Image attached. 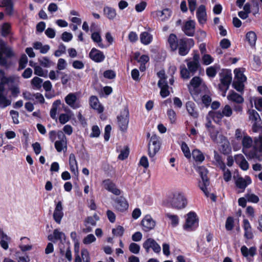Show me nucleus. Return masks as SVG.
<instances>
[{
    "mask_svg": "<svg viewBox=\"0 0 262 262\" xmlns=\"http://www.w3.org/2000/svg\"><path fill=\"white\" fill-rule=\"evenodd\" d=\"M187 111L189 114L194 118L198 117L199 114L195 108V104L191 101H188L186 103Z\"/></svg>",
    "mask_w": 262,
    "mask_h": 262,
    "instance_id": "30",
    "label": "nucleus"
},
{
    "mask_svg": "<svg viewBox=\"0 0 262 262\" xmlns=\"http://www.w3.org/2000/svg\"><path fill=\"white\" fill-rule=\"evenodd\" d=\"M112 233L114 235L121 236L124 233V228L122 226H118L113 229Z\"/></svg>",
    "mask_w": 262,
    "mask_h": 262,
    "instance_id": "64",
    "label": "nucleus"
},
{
    "mask_svg": "<svg viewBox=\"0 0 262 262\" xmlns=\"http://www.w3.org/2000/svg\"><path fill=\"white\" fill-rule=\"evenodd\" d=\"M181 149L183 152L184 156L187 159H189L191 157V154L189 148V147L187 144L185 142H183L181 144Z\"/></svg>",
    "mask_w": 262,
    "mask_h": 262,
    "instance_id": "55",
    "label": "nucleus"
},
{
    "mask_svg": "<svg viewBox=\"0 0 262 262\" xmlns=\"http://www.w3.org/2000/svg\"><path fill=\"white\" fill-rule=\"evenodd\" d=\"M155 241L153 238H149L143 243V247L147 253L149 252L150 248H152V245L155 243Z\"/></svg>",
    "mask_w": 262,
    "mask_h": 262,
    "instance_id": "49",
    "label": "nucleus"
},
{
    "mask_svg": "<svg viewBox=\"0 0 262 262\" xmlns=\"http://www.w3.org/2000/svg\"><path fill=\"white\" fill-rule=\"evenodd\" d=\"M241 251L243 256L247 258L249 256L253 257L256 254V248L255 246L251 247L249 249L246 246H242Z\"/></svg>",
    "mask_w": 262,
    "mask_h": 262,
    "instance_id": "22",
    "label": "nucleus"
},
{
    "mask_svg": "<svg viewBox=\"0 0 262 262\" xmlns=\"http://www.w3.org/2000/svg\"><path fill=\"white\" fill-rule=\"evenodd\" d=\"M165 216L170 220L171 225L172 227H175L179 224V217L177 215L167 213L165 214Z\"/></svg>",
    "mask_w": 262,
    "mask_h": 262,
    "instance_id": "39",
    "label": "nucleus"
},
{
    "mask_svg": "<svg viewBox=\"0 0 262 262\" xmlns=\"http://www.w3.org/2000/svg\"><path fill=\"white\" fill-rule=\"evenodd\" d=\"M148 155L150 158H153L160 148L159 138L156 135L151 137L148 145Z\"/></svg>",
    "mask_w": 262,
    "mask_h": 262,
    "instance_id": "5",
    "label": "nucleus"
},
{
    "mask_svg": "<svg viewBox=\"0 0 262 262\" xmlns=\"http://www.w3.org/2000/svg\"><path fill=\"white\" fill-rule=\"evenodd\" d=\"M242 145V152L249 159H254V157H256V155L255 151H253V148L250 150V149L253 146L254 139L250 137L248 135L241 141Z\"/></svg>",
    "mask_w": 262,
    "mask_h": 262,
    "instance_id": "2",
    "label": "nucleus"
},
{
    "mask_svg": "<svg viewBox=\"0 0 262 262\" xmlns=\"http://www.w3.org/2000/svg\"><path fill=\"white\" fill-rule=\"evenodd\" d=\"M202 79L198 76L194 77L188 85L189 93L193 97L198 94V88L201 85Z\"/></svg>",
    "mask_w": 262,
    "mask_h": 262,
    "instance_id": "9",
    "label": "nucleus"
},
{
    "mask_svg": "<svg viewBox=\"0 0 262 262\" xmlns=\"http://www.w3.org/2000/svg\"><path fill=\"white\" fill-rule=\"evenodd\" d=\"M168 202L171 207L177 209H183L187 204L186 198L184 193L180 190L172 192L169 196Z\"/></svg>",
    "mask_w": 262,
    "mask_h": 262,
    "instance_id": "1",
    "label": "nucleus"
},
{
    "mask_svg": "<svg viewBox=\"0 0 262 262\" xmlns=\"http://www.w3.org/2000/svg\"><path fill=\"white\" fill-rule=\"evenodd\" d=\"M224 117L220 111H210L206 117L207 120L212 119L215 123H219Z\"/></svg>",
    "mask_w": 262,
    "mask_h": 262,
    "instance_id": "24",
    "label": "nucleus"
},
{
    "mask_svg": "<svg viewBox=\"0 0 262 262\" xmlns=\"http://www.w3.org/2000/svg\"><path fill=\"white\" fill-rule=\"evenodd\" d=\"M102 185L105 189L115 195H118L120 194V190L116 187L115 184L110 179L103 180L102 183Z\"/></svg>",
    "mask_w": 262,
    "mask_h": 262,
    "instance_id": "13",
    "label": "nucleus"
},
{
    "mask_svg": "<svg viewBox=\"0 0 262 262\" xmlns=\"http://www.w3.org/2000/svg\"><path fill=\"white\" fill-rule=\"evenodd\" d=\"M38 61L39 62L40 64L45 68H49L52 64L51 61L46 57L39 59Z\"/></svg>",
    "mask_w": 262,
    "mask_h": 262,
    "instance_id": "57",
    "label": "nucleus"
},
{
    "mask_svg": "<svg viewBox=\"0 0 262 262\" xmlns=\"http://www.w3.org/2000/svg\"><path fill=\"white\" fill-rule=\"evenodd\" d=\"M187 65V69L184 66H181L180 74L182 78L188 79L195 74L200 64V63L189 61Z\"/></svg>",
    "mask_w": 262,
    "mask_h": 262,
    "instance_id": "3",
    "label": "nucleus"
},
{
    "mask_svg": "<svg viewBox=\"0 0 262 262\" xmlns=\"http://www.w3.org/2000/svg\"><path fill=\"white\" fill-rule=\"evenodd\" d=\"M231 80L232 74L231 71L228 70L223 71L220 74L221 83L219 84V87H221L225 90H228Z\"/></svg>",
    "mask_w": 262,
    "mask_h": 262,
    "instance_id": "7",
    "label": "nucleus"
},
{
    "mask_svg": "<svg viewBox=\"0 0 262 262\" xmlns=\"http://www.w3.org/2000/svg\"><path fill=\"white\" fill-rule=\"evenodd\" d=\"M168 41L172 51L177 50L178 47V41L175 34H170L168 38Z\"/></svg>",
    "mask_w": 262,
    "mask_h": 262,
    "instance_id": "35",
    "label": "nucleus"
},
{
    "mask_svg": "<svg viewBox=\"0 0 262 262\" xmlns=\"http://www.w3.org/2000/svg\"><path fill=\"white\" fill-rule=\"evenodd\" d=\"M246 38L250 46H253L255 45L256 40V35L255 32L253 31L248 32L246 34Z\"/></svg>",
    "mask_w": 262,
    "mask_h": 262,
    "instance_id": "43",
    "label": "nucleus"
},
{
    "mask_svg": "<svg viewBox=\"0 0 262 262\" xmlns=\"http://www.w3.org/2000/svg\"><path fill=\"white\" fill-rule=\"evenodd\" d=\"M214 159L215 164L221 169H224L225 164L222 161L221 156L215 151H214Z\"/></svg>",
    "mask_w": 262,
    "mask_h": 262,
    "instance_id": "42",
    "label": "nucleus"
},
{
    "mask_svg": "<svg viewBox=\"0 0 262 262\" xmlns=\"http://www.w3.org/2000/svg\"><path fill=\"white\" fill-rule=\"evenodd\" d=\"M192 156L197 162L201 163L205 159V157L202 152L198 149H194L192 151Z\"/></svg>",
    "mask_w": 262,
    "mask_h": 262,
    "instance_id": "38",
    "label": "nucleus"
},
{
    "mask_svg": "<svg viewBox=\"0 0 262 262\" xmlns=\"http://www.w3.org/2000/svg\"><path fill=\"white\" fill-rule=\"evenodd\" d=\"M34 74L37 76L43 77H47L48 71L44 70L41 67L35 64L34 66Z\"/></svg>",
    "mask_w": 262,
    "mask_h": 262,
    "instance_id": "44",
    "label": "nucleus"
},
{
    "mask_svg": "<svg viewBox=\"0 0 262 262\" xmlns=\"http://www.w3.org/2000/svg\"><path fill=\"white\" fill-rule=\"evenodd\" d=\"M117 119L120 129L123 131L125 130L127 128L129 121L128 111L127 109H124Z\"/></svg>",
    "mask_w": 262,
    "mask_h": 262,
    "instance_id": "11",
    "label": "nucleus"
},
{
    "mask_svg": "<svg viewBox=\"0 0 262 262\" xmlns=\"http://www.w3.org/2000/svg\"><path fill=\"white\" fill-rule=\"evenodd\" d=\"M42 79L38 77H34L31 81V84L33 86L34 89L39 90L41 87V84L42 83Z\"/></svg>",
    "mask_w": 262,
    "mask_h": 262,
    "instance_id": "47",
    "label": "nucleus"
},
{
    "mask_svg": "<svg viewBox=\"0 0 262 262\" xmlns=\"http://www.w3.org/2000/svg\"><path fill=\"white\" fill-rule=\"evenodd\" d=\"M248 114L250 120L254 122V124H256L258 119L260 118L257 112L254 110H251L248 111Z\"/></svg>",
    "mask_w": 262,
    "mask_h": 262,
    "instance_id": "45",
    "label": "nucleus"
},
{
    "mask_svg": "<svg viewBox=\"0 0 262 262\" xmlns=\"http://www.w3.org/2000/svg\"><path fill=\"white\" fill-rule=\"evenodd\" d=\"M91 38L95 42L98 43L99 47L103 48L104 46L102 43V38L98 32H94L91 35Z\"/></svg>",
    "mask_w": 262,
    "mask_h": 262,
    "instance_id": "41",
    "label": "nucleus"
},
{
    "mask_svg": "<svg viewBox=\"0 0 262 262\" xmlns=\"http://www.w3.org/2000/svg\"><path fill=\"white\" fill-rule=\"evenodd\" d=\"M60 253L64 255L67 259L71 261L72 259V252L69 245L64 246L62 243L59 244Z\"/></svg>",
    "mask_w": 262,
    "mask_h": 262,
    "instance_id": "27",
    "label": "nucleus"
},
{
    "mask_svg": "<svg viewBox=\"0 0 262 262\" xmlns=\"http://www.w3.org/2000/svg\"><path fill=\"white\" fill-rule=\"evenodd\" d=\"M253 150L256 155V157H254L253 159L262 161V135L254 138Z\"/></svg>",
    "mask_w": 262,
    "mask_h": 262,
    "instance_id": "8",
    "label": "nucleus"
},
{
    "mask_svg": "<svg viewBox=\"0 0 262 262\" xmlns=\"http://www.w3.org/2000/svg\"><path fill=\"white\" fill-rule=\"evenodd\" d=\"M243 83L244 82H241L240 81L234 80L232 85L237 91L241 92L243 91L244 89Z\"/></svg>",
    "mask_w": 262,
    "mask_h": 262,
    "instance_id": "60",
    "label": "nucleus"
},
{
    "mask_svg": "<svg viewBox=\"0 0 262 262\" xmlns=\"http://www.w3.org/2000/svg\"><path fill=\"white\" fill-rule=\"evenodd\" d=\"M90 58L96 62H100L103 61L105 58V55L102 52L93 48L89 53Z\"/></svg>",
    "mask_w": 262,
    "mask_h": 262,
    "instance_id": "17",
    "label": "nucleus"
},
{
    "mask_svg": "<svg viewBox=\"0 0 262 262\" xmlns=\"http://www.w3.org/2000/svg\"><path fill=\"white\" fill-rule=\"evenodd\" d=\"M0 7L6 8V11L7 14H12L13 9L11 0H2L0 2Z\"/></svg>",
    "mask_w": 262,
    "mask_h": 262,
    "instance_id": "32",
    "label": "nucleus"
},
{
    "mask_svg": "<svg viewBox=\"0 0 262 262\" xmlns=\"http://www.w3.org/2000/svg\"><path fill=\"white\" fill-rule=\"evenodd\" d=\"M69 165L71 171L75 176H77L79 173L78 168L75 156L71 154L69 156Z\"/></svg>",
    "mask_w": 262,
    "mask_h": 262,
    "instance_id": "21",
    "label": "nucleus"
},
{
    "mask_svg": "<svg viewBox=\"0 0 262 262\" xmlns=\"http://www.w3.org/2000/svg\"><path fill=\"white\" fill-rule=\"evenodd\" d=\"M142 230L148 232L154 229L156 226V221L149 215H145L141 223Z\"/></svg>",
    "mask_w": 262,
    "mask_h": 262,
    "instance_id": "10",
    "label": "nucleus"
},
{
    "mask_svg": "<svg viewBox=\"0 0 262 262\" xmlns=\"http://www.w3.org/2000/svg\"><path fill=\"white\" fill-rule=\"evenodd\" d=\"M251 183V179L249 177H246L245 178L240 177L238 178L236 182V186L240 189H245L248 185Z\"/></svg>",
    "mask_w": 262,
    "mask_h": 262,
    "instance_id": "29",
    "label": "nucleus"
},
{
    "mask_svg": "<svg viewBox=\"0 0 262 262\" xmlns=\"http://www.w3.org/2000/svg\"><path fill=\"white\" fill-rule=\"evenodd\" d=\"M217 68L215 66H211L206 69V74L209 77H214L217 73Z\"/></svg>",
    "mask_w": 262,
    "mask_h": 262,
    "instance_id": "56",
    "label": "nucleus"
},
{
    "mask_svg": "<svg viewBox=\"0 0 262 262\" xmlns=\"http://www.w3.org/2000/svg\"><path fill=\"white\" fill-rule=\"evenodd\" d=\"M4 84L2 83H0V107L2 108H5L10 105L11 103V100L7 99L4 95Z\"/></svg>",
    "mask_w": 262,
    "mask_h": 262,
    "instance_id": "19",
    "label": "nucleus"
},
{
    "mask_svg": "<svg viewBox=\"0 0 262 262\" xmlns=\"http://www.w3.org/2000/svg\"><path fill=\"white\" fill-rule=\"evenodd\" d=\"M61 100H57L52 104V108L50 110V115L51 117L53 119H56L57 111L61 104Z\"/></svg>",
    "mask_w": 262,
    "mask_h": 262,
    "instance_id": "36",
    "label": "nucleus"
},
{
    "mask_svg": "<svg viewBox=\"0 0 262 262\" xmlns=\"http://www.w3.org/2000/svg\"><path fill=\"white\" fill-rule=\"evenodd\" d=\"M55 147L59 152L64 151L67 149V140H57L55 142Z\"/></svg>",
    "mask_w": 262,
    "mask_h": 262,
    "instance_id": "37",
    "label": "nucleus"
},
{
    "mask_svg": "<svg viewBox=\"0 0 262 262\" xmlns=\"http://www.w3.org/2000/svg\"><path fill=\"white\" fill-rule=\"evenodd\" d=\"M233 110L232 107L229 105L226 104L222 110V114L224 117H230L232 115Z\"/></svg>",
    "mask_w": 262,
    "mask_h": 262,
    "instance_id": "46",
    "label": "nucleus"
},
{
    "mask_svg": "<svg viewBox=\"0 0 262 262\" xmlns=\"http://www.w3.org/2000/svg\"><path fill=\"white\" fill-rule=\"evenodd\" d=\"M196 15L199 23L204 25L207 21V13L205 6L203 5H200L196 9Z\"/></svg>",
    "mask_w": 262,
    "mask_h": 262,
    "instance_id": "14",
    "label": "nucleus"
},
{
    "mask_svg": "<svg viewBox=\"0 0 262 262\" xmlns=\"http://www.w3.org/2000/svg\"><path fill=\"white\" fill-rule=\"evenodd\" d=\"M28 62V58L25 54L21 55L20 59L19 61V67L18 70H23L26 67Z\"/></svg>",
    "mask_w": 262,
    "mask_h": 262,
    "instance_id": "54",
    "label": "nucleus"
},
{
    "mask_svg": "<svg viewBox=\"0 0 262 262\" xmlns=\"http://www.w3.org/2000/svg\"><path fill=\"white\" fill-rule=\"evenodd\" d=\"M227 99L230 101L237 104H241L244 102L243 97L233 91H230L227 96Z\"/></svg>",
    "mask_w": 262,
    "mask_h": 262,
    "instance_id": "23",
    "label": "nucleus"
},
{
    "mask_svg": "<svg viewBox=\"0 0 262 262\" xmlns=\"http://www.w3.org/2000/svg\"><path fill=\"white\" fill-rule=\"evenodd\" d=\"M234 160L236 163L243 170H247L249 168V164L243 155L238 154L235 155Z\"/></svg>",
    "mask_w": 262,
    "mask_h": 262,
    "instance_id": "18",
    "label": "nucleus"
},
{
    "mask_svg": "<svg viewBox=\"0 0 262 262\" xmlns=\"http://www.w3.org/2000/svg\"><path fill=\"white\" fill-rule=\"evenodd\" d=\"M198 171L200 173L202 180H205L206 182V180H208L207 177L208 170L204 166H200L198 167Z\"/></svg>",
    "mask_w": 262,
    "mask_h": 262,
    "instance_id": "51",
    "label": "nucleus"
},
{
    "mask_svg": "<svg viewBox=\"0 0 262 262\" xmlns=\"http://www.w3.org/2000/svg\"><path fill=\"white\" fill-rule=\"evenodd\" d=\"M90 105L94 110H96L99 113L103 111V107L100 104L98 98L95 96H92L90 98Z\"/></svg>",
    "mask_w": 262,
    "mask_h": 262,
    "instance_id": "20",
    "label": "nucleus"
},
{
    "mask_svg": "<svg viewBox=\"0 0 262 262\" xmlns=\"http://www.w3.org/2000/svg\"><path fill=\"white\" fill-rule=\"evenodd\" d=\"M96 238L95 236L92 234L88 235L83 239V243L84 244H90L96 241Z\"/></svg>",
    "mask_w": 262,
    "mask_h": 262,
    "instance_id": "62",
    "label": "nucleus"
},
{
    "mask_svg": "<svg viewBox=\"0 0 262 262\" xmlns=\"http://www.w3.org/2000/svg\"><path fill=\"white\" fill-rule=\"evenodd\" d=\"M140 249V246L136 243H132L129 246V250L134 254L139 253Z\"/></svg>",
    "mask_w": 262,
    "mask_h": 262,
    "instance_id": "58",
    "label": "nucleus"
},
{
    "mask_svg": "<svg viewBox=\"0 0 262 262\" xmlns=\"http://www.w3.org/2000/svg\"><path fill=\"white\" fill-rule=\"evenodd\" d=\"M66 104L73 110L80 108L81 103L79 98V94L78 93H70L64 98Z\"/></svg>",
    "mask_w": 262,
    "mask_h": 262,
    "instance_id": "4",
    "label": "nucleus"
},
{
    "mask_svg": "<svg viewBox=\"0 0 262 262\" xmlns=\"http://www.w3.org/2000/svg\"><path fill=\"white\" fill-rule=\"evenodd\" d=\"M195 21L193 20H189L185 22L182 27V30L186 35L192 36L195 32Z\"/></svg>",
    "mask_w": 262,
    "mask_h": 262,
    "instance_id": "12",
    "label": "nucleus"
},
{
    "mask_svg": "<svg viewBox=\"0 0 262 262\" xmlns=\"http://www.w3.org/2000/svg\"><path fill=\"white\" fill-rule=\"evenodd\" d=\"M66 51V47L63 44H60L57 50L54 53V55L56 57H59L61 54L64 53Z\"/></svg>",
    "mask_w": 262,
    "mask_h": 262,
    "instance_id": "63",
    "label": "nucleus"
},
{
    "mask_svg": "<svg viewBox=\"0 0 262 262\" xmlns=\"http://www.w3.org/2000/svg\"><path fill=\"white\" fill-rule=\"evenodd\" d=\"M149 57L147 55H143L140 57L138 60V62L140 63L139 69L141 72H144L145 71V64L149 61Z\"/></svg>",
    "mask_w": 262,
    "mask_h": 262,
    "instance_id": "40",
    "label": "nucleus"
},
{
    "mask_svg": "<svg viewBox=\"0 0 262 262\" xmlns=\"http://www.w3.org/2000/svg\"><path fill=\"white\" fill-rule=\"evenodd\" d=\"M128 204L124 198L120 197L115 201V208L120 211H124L128 208Z\"/></svg>",
    "mask_w": 262,
    "mask_h": 262,
    "instance_id": "28",
    "label": "nucleus"
},
{
    "mask_svg": "<svg viewBox=\"0 0 262 262\" xmlns=\"http://www.w3.org/2000/svg\"><path fill=\"white\" fill-rule=\"evenodd\" d=\"M168 118L171 123H175L177 120V115L175 111L172 109H168L167 112Z\"/></svg>",
    "mask_w": 262,
    "mask_h": 262,
    "instance_id": "50",
    "label": "nucleus"
},
{
    "mask_svg": "<svg viewBox=\"0 0 262 262\" xmlns=\"http://www.w3.org/2000/svg\"><path fill=\"white\" fill-rule=\"evenodd\" d=\"M158 85L161 89L160 95L163 98L166 97L170 94L168 90L169 86L166 81H164L163 80H159Z\"/></svg>",
    "mask_w": 262,
    "mask_h": 262,
    "instance_id": "25",
    "label": "nucleus"
},
{
    "mask_svg": "<svg viewBox=\"0 0 262 262\" xmlns=\"http://www.w3.org/2000/svg\"><path fill=\"white\" fill-rule=\"evenodd\" d=\"M221 139L220 149L224 154H229L231 151V146L229 141L223 136L220 137Z\"/></svg>",
    "mask_w": 262,
    "mask_h": 262,
    "instance_id": "26",
    "label": "nucleus"
},
{
    "mask_svg": "<svg viewBox=\"0 0 262 262\" xmlns=\"http://www.w3.org/2000/svg\"><path fill=\"white\" fill-rule=\"evenodd\" d=\"M151 14L154 18H158L162 21H165L169 18L170 12L168 9H165L162 11L158 10L152 12Z\"/></svg>",
    "mask_w": 262,
    "mask_h": 262,
    "instance_id": "16",
    "label": "nucleus"
},
{
    "mask_svg": "<svg viewBox=\"0 0 262 262\" xmlns=\"http://www.w3.org/2000/svg\"><path fill=\"white\" fill-rule=\"evenodd\" d=\"M235 79L234 80L245 82L246 80V76L239 69L234 70Z\"/></svg>",
    "mask_w": 262,
    "mask_h": 262,
    "instance_id": "48",
    "label": "nucleus"
},
{
    "mask_svg": "<svg viewBox=\"0 0 262 262\" xmlns=\"http://www.w3.org/2000/svg\"><path fill=\"white\" fill-rule=\"evenodd\" d=\"M208 132L210 133V136L211 139L214 142H217L219 131L214 127V128H211L210 129V130H208Z\"/></svg>",
    "mask_w": 262,
    "mask_h": 262,
    "instance_id": "61",
    "label": "nucleus"
},
{
    "mask_svg": "<svg viewBox=\"0 0 262 262\" xmlns=\"http://www.w3.org/2000/svg\"><path fill=\"white\" fill-rule=\"evenodd\" d=\"M209 182L208 180H206V183L205 180H202V182L199 183V187L203 191L206 196L208 195V191L207 190V187L209 186Z\"/></svg>",
    "mask_w": 262,
    "mask_h": 262,
    "instance_id": "53",
    "label": "nucleus"
},
{
    "mask_svg": "<svg viewBox=\"0 0 262 262\" xmlns=\"http://www.w3.org/2000/svg\"><path fill=\"white\" fill-rule=\"evenodd\" d=\"M63 216V207L61 201H59L56 205L53 212V218L55 221L60 224L61 221Z\"/></svg>",
    "mask_w": 262,
    "mask_h": 262,
    "instance_id": "15",
    "label": "nucleus"
},
{
    "mask_svg": "<svg viewBox=\"0 0 262 262\" xmlns=\"http://www.w3.org/2000/svg\"><path fill=\"white\" fill-rule=\"evenodd\" d=\"M104 15L110 20H113L116 17V10L112 7L105 6L103 8Z\"/></svg>",
    "mask_w": 262,
    "mask_h": 262,
    "instance_id": "31",
    "label": "nucleus"
},
{
    "mask_svg": "<svg viewBox=\"0 0 262 262\" xmlns=\"http://www.w3.org/2000/svg\"><path fill=\"white\" fill-rule=\"evenodd\" d=\"M198 226V219L196 214L194 212H190L187 214L184 229L188 231L195 230Z\"/></svg>",
    "mask_w": 262,
    "mask_h": 262,
    "instance_id": "6",
    "label": "nucleus"
},
{
    "mask_svg": "<svg viewBox=\"0 0 262 262\" xmlns=\"http://www.w3.org/2000/svg\"><path fill=\"white\" fill-rule=\"evenodd\" d=\"M235 138L237 140L242 141V140L248 135V134L239 128H237L235 132Z\"/></svg>",
    "mask_w": 262,
    "mask_h": 262,
    "instance_id": "52",
    "label": "nucleus"
},
{
    "mask_svg": "<svg viewBox=\"0 0 262 262\" xmlns=\"http://www.w3.org/2000/svg\"><path fill=\"white\" fill-rule=\"evenodd\" d=\"M179 53L181 56L186 55L189 49L186 47V41L185 39H181L179 41Z\"/></svg>",
    "mask_w": 262,
    "mask_h": 262,
    "instance_id": "34",
    "label": "nucleus"
},
{
    "mask_svg": "<svg viewBox=\"0 0 262 262\" xmlns=\"http://www.w3.org/2000/svg\"><path fill=\"white\" fill-rule=\"evenodd\" d=\"M141 42L145 45L149 44L152 40V36L147 32H143L140 35Z\"/></svg>",
    "mask_w": 262,
    "mask_h": 262,
    "instance_id": "33",
    "label": "nucleus"
},
{
    "mask_svg": "<svg viewBox=\"0 0 262 262\" xmlns=\"http://www.w3.org/2000/svg\"><path fill=\"white\" fill-rule=\"evenodd\" d=\"M67 63L63 58H59L57 64V69L58 70H63L67 68Z\"/></svg>",
    "mask_w": 262,
    "mask_h": 262,
    "instance_id": "59",
    "label": "nucleus"
}]
</instances>
